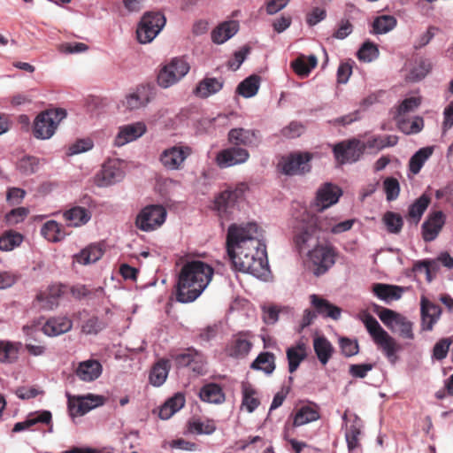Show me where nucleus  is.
I'll list each match as a JSON object with an SVG mask.
<instances>
[{
    "mask_svg": "<svg viewBox=\"0 0 453 453\" xmlns=\"http://www.w3.org/2000/svg\"><path fill=\"white\" fill-rule=\"evenodd\" d=\"M256 223L232 224L226 234V252L232 267L239 272L262 277L268 272L265 245Z\"/></svg>",
    "mask_w": 453,
    "mask_h": 453,
    "instance_id": "f257e3e1",
    "label": "nucleus"
},
{
    "mask_svg": "<svg viewBox=\"0 0 453 453\" xmlns=\"http://www.w3.org/2000/svg\"><path fill=\"white\" fill-rule=\"evenodd\" d=\"M214 269L201 260L187 261L178 273L176 301L182 303L196 300L212 280Z\"/></svg>",
    "mask_w": 453,
    "mask_h": 453,
    "instance_id": "f03ea898",
    "label": "nucleus"
},
{
    "mask_svg": "<svg viewBox=\"0 0 453 453\" xmlns=\"http://www.w3.org/2000/svg\"><path fill=\"white\" fill-rule=\"evenodd\" d=\"M313 154L308 151H295L281 157L278 164L280 172L288 176L304 175L311 172Z\"/></svg>",
    "mask_w": 453,
    "mask_h": 453,
    "instance_id": "7ed1b4c3",
    "label": "nucleus"
},
{
    "mask_svg": "<svg viewBox=\"0 0 453 453\" xmlns=\"http://www.w3.org/2000/svg\"><path fill=\"white\" fill-rule=\"evenodd\" d=\"M66 113L62 109H53L40 113L34 123V135L38 139L50 138Z\"/></svg>",
    "mask_w": 453,
    "mask_h": 453,
    "instance_id": "20e7f679",
    "label": "nucleus"
},
{
    "mask_svg": "<svg viewBox=\"0 0 453 453\" xmlns=\"http://www.w3.org/2000/svg\"><path fill=\"white\" fill-rule=\"evenodd\" d=\"M166 22L165 17L161 12H146L136 29V37L139 42H150L162 30Z\"/></svg>",
    "mask_w": 453,
    "mask_h": 453,
    "instance_id": "39448f33",
    "label": "nucleus"
},
{
    "mask_svg": "<svg viewBox=\"0 0 453 453\" xmlns=\"http://www.w3.org/2000/svg\"><path fill=\"white\" fill-rule=\"evenodd\" d=\"M193 153L188 145L181 142L165 149L158 160L163 167L169 171H179L184 168L185 161Z\"/></svg>",
    "mask_w": 453,
    "mask_h": 453,
    "instance_id": "423d86ee",
    "label": "nucleus"
},
{
    "mask_svg": "<svg viewBox=\"0 0 453 453\" xmlns=\"http://www.w3.org/2000/svg\"><path fill=\"white\" fill-rule=\"evenodd\" d=\"M166 218V210L162 205H148L136 216L135 226L143 232H151L160 227Z\"/></svg>",
    "mask_w": 453,
    "mask_h": 453,
    "instance_id": "0eeeda50",
    "label": "nucleus"
},
{
    "mask_svg": "<svg viewBox=\"0 0 453 453\" xmlns=\"http://www.w3.org/2000/svg\"><path fill=\"white\" fill-rule=\"evenodd\" d=\"M316 219L303 215L302 220L294 230V242L299 252L304 251L311 244L318 242L317 232L314 228Z\"/></svg>",
    "mask_w": 453,
    "mask_h": 453,
    "instance_id": "6e6552de",
    "label": "nucleus"
},
{
    "mask_svg": "<svg viewBox=\"0 0 453 453\" xmlns=\"http://www.w3.org/2000/svg\"><path fill=\"white\" fill-rule=\"evenodd\" d=\"M177 367H188L195 374L206 373V357L195 348H188L184 351L171 356Z\"/></svg>",
    "mask_w": 453,
    "mask_h": 453,
    "instance_id": "1a4fd4ad",
    "label": "nucleus"
},
{
    "mask_svg": "<svg viewBox=\"0 0 453 453\" xmlns=\"http://www.w3.org/2000/svg\"><path fill=\"white\" fill-rule=\"evenodd\" d=\"M308 255L316 276L326 273L335 263V252L329 246L317 245Z\"/></svg>",
    "mask_w": 453,
    "mask_h": 453,
    "instance_id": "9d476101",
    "label": "nucleus"
},
{
    "mask_svg": "<svg viewBox=\"0 0 453 453\" xmlns=\"http://www.w3.org/2000/svg\"><path fill=\"white\" fill-rule=\"evenodd\" d=\"M189 71L188 64L181 58H173L168 65H165L157 75V83L162 88H168Z\"/></svg>",
    "mask_w": 453,
    "mask_h": 453,
    "instance_id": "9b49d317",
    "label": "nucleus"
},
{
    "mask_svg": "<svg viewBox=\"0 0 453 453\" xmlns=\"http://www.w3.org/2000/svg\"><path fill=\"white\" fill-rule=\"evenodd\" d=\"M365 149V144L357 139L343 141L334 145V154L336 160L343 165L359 159Z\"/></svg>",
    "mask_w": 453,
    "mask_h": 453,
    "instance_id": "f8f14e48",
    "label": "nucleus"
},
{
    "mask_svg": "<svg viewBox=\"0 0 453 453\" xmlns=\"http://www.w3.org/2000/svg\"><path fill=\"white\" fill-rule=\"evenodd\" d=\"M227 141L234 147L257 148L262 137L258 130L236 127L228 132Z\"/></svg>",
    "mask_w": 453,
    "mask_h": 453,
    "instance_id": "ddd939ff",
    "label": "nucleus"
},
{
    "mask_svg": "<svg viewBox=\"0 0 453 453\" xmlns=\"http://www.w3.org/2000/svg\"><path fill=\"white\" fill-rule=\"evenodd\" d=\"M250 153L247 149L232 146L220 150L216 156V163L220 168H226L247 162Z\"/></svg>",
    "mask_w": 453,
    "mask_h": 453,
    "instance_id": "4468645a",
    "label": "nucleus"
},
{
    "mask_svg": "<svg viewBox=\"0 0 453 453\" xmlns=\"http://www.w3.org/2000/svg\"><path fill=\"white\" fill-rule=\"evenodd\" d=\"M241 189H226L219 193L214 202L215 209L221 219H229L237 200L242 196Z\"/></svg>",
    "mask_w": 453,
    "mask_h": 453,
    "instance_id": "2eb2a0df",
    "label": "nucleus"
},
{
    "mask_svg": "<svg viewBox=\"0 0 453 453\" xmlns=\"http://www.w3.org/2000/svg\"><path fill=\"white\" fill-rule=\"evenodd\" d=\"M446 222V216L441 211H431L423 222L422 237L426 242H433L437 238Z\"/></svg>",
    "mask_w": 453,
    "mask_h": 453,
    "instance_id": "dca6fc26",
    "label": "nucleus"
},
{
    "mask_svg": "<svg viewBox=\"0 0 453 453\" xmlns=\"http://www.w3.org/2000/svg\"><path fill=\"white\" fill-rule=\"evenodd\" d=\"M155 87L150 84L140 85L135 91L126 96L123 104L129 110L146 106L155 96Z\"/></svg>",
    "mask_w": 453,
    "mask_h": 453,
    "instance_id": "f3484780",
    "label": "nucleus"
},
{
    "mask_svg": "<svg viewBox=\"0 0 453 453\" xmlns=\"http://www.w3.org/2000/svg\"><path fill=\"white\" fill-rule=\"evenodd\" d=\"M342 194V189L332 183H325L318 189L313 206L316 211H323L336 203Z\"/></svg>",
    "mask_w": 453,
    "mask_h": 453,
    "instance_id": "a211bd4d",
    "label": "nucleus"
},
{
    "mask_svg": "<svg viewBox=\"0 0 453 453\" xmlns=\"http://www.w3.org/2000/svg\"><path fill=\"white\" fill-rule=\"evenodd\" d=\"M104 403V396L88 395L82 397L69 398L68 408L72 416H82L93 408L101 406Z\"/></svg>",
    "mask_w": 453,
    "mask_h": 453,
    "instance_id": "6ab92c4d",
    "label": "nucleus"
},
{
    "mask_svg": "<svg viewBox=\"0 0 453 453\" xmlns=\"http://www.w3.org/2000/svg\"><path fill=\"white\" fill-rule=\"evenodd\" d=\"M441 308L426 296H421L420 300V315H421V330L432 331L434 326L440 319Z\"/></svg>",
    "mask_w": 453,
    "mask_h": 453,
    "instance_id": "aec40b11",
    "label": "nucleus"
},
{
    "mask_svg": "<svg viewBox=\"0 0 453 453\" xmlns=\"http://www.w3.org/2000/svg\"><path fill=\"white\" fill-rule=\"evenodd\" d=\"M146 131V125L141 121L121 126L119 127L113 144L117 147L124 146L142 136Z\"/></svg>",
    "mask_w": 453,
    "mask_h": 453,
    "instance_id": "412c9836",
    "label": "nucleus"
},
{
    "mask_svg": "<svg viewBox=\"0 0 453 453\" xmlns=\"http://www.w3.org/2000/svg\"><path fill=\"white\" fill-rule=\"evenodd\" d=\"M123 177V172L117 166L115 162L104 164L102 170L96 176L97 186L105 187L111 185Z\"/></svg>",
    "mask_w": 453,
    "mask_h": 453,
    "instance_id": "4be33fe9",
    "label": "nucleus"
},
{
    "mask_svg": "<svg viewBox=\"0 0 453 453\" xmlns=\"http://www.w3.org/2000/svg\"><path fill=\"white\" fill-rule=\"evenodd\" d=\"M308 347L305 342L299 341L295 346L287 349L286 355L288 362V372L294 373L300 364L307 357Z\"/></svg>",
    "mask_w": 453,
    "mask_h": 453,
    "instance_id": "5701e85b",
    "label": "nucleus"
},
{
    "mask_svg": "<svg viewBox=\"0 0 453 453\" xmlns=\"http://www.w3.org/2000/svg\"><path fill=\"white\" fill-rule=\"evenodd\" d=\"M76 375L84 381H93L102 373V365L95 359H89L79 364Z\"/></svg>",
    "mask_w": 453,
    "mask_h": 453,
    "instance_id": "b1692460",
    "label": "nucleus"
},
{
    "mask_svg": "<svg viewBox=\"0 0 453 453\" xmlns=\"http://www.w3.org/2000/svg\"><path fill=\"white\" fill-rule=\"evenodd\" d=\"M63 218L68 226L78 227L85 225L91 219L88 210L81 206H74L63 213Z\"/></svg>",
    "mask_w": 453,
    "mask_h": 453,
    "instance_id": "393cba45",
    "label": "nucleus"
},
{
    "mask_svg": "<svg viewBox=\"0 0 453 453\" xmlns=\"http://www.w3.org/2000/svg\"><path fill=\"white\" fill-rule=\"evenodd\" d=\"M72 321L65 317L50 318L42 326V332L48 336H57L71 330Z\"/></svg>",
    "mask_w": 453,
    "mask_h": 453,
    "instance_id": "a878e982",
    "label": "nucleus"
},
{
    "mask_svg": "<svg viewBox=\"0 0 453 453\" xmlns=\"http://www.w3.org/2000/svg\"><path fill=\"white\" fill-rule=\"evenodd\" d=\"M319 408L315 403L301 406L296 412L293 426H301L319 418Z\"/></svg>",
    "mask_w": 453,
    "mask_h": 453,
    "instance_id": "bb28decb",
    "label": "nucleus"
},
{
    "mask_svg": "<svg viewBox=\"0 0 453 453\" xmlns=\"http://www.w3.org/2000/svg\"><path fill=\"white\" fill-rule=\"evenodd\" d=\"M310 299L311 303L319 314L333 319H338L340 318L342 311L341 309L329 303L326 299H324L315 294L311 295Z\"/></svg>",
    "mask_w": 453,
    "mask_h": 453,
    "instance_id": "cd10ccee",
    "label": "nucleus"
},
{
    "mask_svg": "<svg viewBox=\"0 0 453 453\" xmlns=\"http://www.w3.org/2000/svg\"><path fill=\"white\" fill-rule=\"evenodd\" d=\"M374 342L380 346L387 358L391 364H395L398 359L396 352L401 349V346L387 332L374 340Z\"/></svg>",
    "mask_w": 453,
    "mask_h": 453,
    "instance_id": "c85d7f7f",
    "label": "nucleus"
},
{
    "mask_svg": "<svg viewBox=\"0 0 453 453\" xmlns=\"http://www.w3.org/2000/svg\"><path fill=\"white\" fill-rule=\"evenodd\" d=\"M239 29L237 21H226L214 28L211 32V40L217 44H221L234 36Z\"/></svg>",
    "mask_w": 453,
    "mask_h": 453,
    "instance_id": "c756f323",
    "label": "nucleus"
},
{
    "mask_svg": "<svg viewBox=\"0 0 453 453\" xmlns=\"http://www.w3.org/2000/svg\"><path fill=\"white\" fill-rule=\"evenodd\" d=\"M373 294L380 299L388 303L401 298L403 288L395 285L375 283L372 285Z\"/></svg>",
    "mask_w": 453,
    "mask_h": 453,
    "instance_id": "7c9ffc66",
    "label": "nucleus"
},
{
    "mask_svg": "<svg viewBox=\"0 0 453 453\" xmlns=\"http://www.w3.org/2000/svg\"><path fill=\"white\" fill-rule=\"evenodd\" d=\"M170 369V361L167 359L162 358L155 363L150 372L149 380L150 384L155 387L163 385L168 376Z\"/></svg>",
    "mask_w": 453,
    "mask_h": 453,
    "instance_id": "2f4dec72",
    "label": "nucleus"
},
{
    "mask_svg": "<svg viewBox=\"0 0 453 453\" xmlns=\"http://www.w3.org/2000/svg\"><path fill=\"white\" fill-rule=\"evenodd\" d=\"M51 413L49 411L31 413L25 421L16 423L12 428V432L19 433L29 429L38 423L49 424L51 421Z\"/></svg>",
    "mask_w": 453,
    "mask_h": 453,
    "instance_id": "473e14b6",
    "label": "nucleus"
},
{
    "mask_svg": "<svg viewBox=\"0 0 453 453\" xmlns=\"http://www.w3.org/2000/svg\"><path fill=\"white\" fill-rule=\"evenodd\" d=\"M313 349L319 361L326 365L331 359L334 349L325 336H316L313 339Z\"/></svg>",
    "mask_w": 453,
    "mask_h": 453,
    "instance_id": "72a5a7b5",
    "label": "nucleus"
},
{
    "mask_svg": "<svg viewBox=\"0 0 453 453\" xmlns=\"http://www.w3.org/2000/svg\"><path fill=\"white\" fill-rule=\"evenodd\" d=\"M275 360L276 357L273 353L268 351L261 352L251 363L250 368L262 371L265 374L270 375L276 368Z\"/></svg>",
    "mask_w": 453,
    "mask_h": 453,
    "instance_id": "f704fd0d",
    "label": "nucleus"
},
{
    "mask_svg": "<svg viewBox=\"0 0 453 453\" xmlns=\"http://www.w3.org/2000/svg\"><path fill=\"white\" fill-rule=\"evenodd\" d=\"M185 396L181 393L175 394L169 398L160 408L158 416L162 419L170 418L175 412L185 405Z\"/></svg>",
    "mask_w": 453,
    "mask_h": 453,
    "instance_id": "c9c22d12",
    "label": "nucleus"
},
{
    "mask_svg": "<svg viewBox=\"0 0 453 453\" xmlns=\"http://www.w3.org/2000/svg\"><path fill=\"white\" fill-rule=\"evenodd\" d=\"M430 203V196L424 193L410 205L407 219L418 224Z\"/></svg>",
    "mask_w": 453,
    "mask_h": 453,
    "instance_id": "e433bc0d",
    "label": "nucleus"
},
{
    "mask_svg": "<svg viewBox=\"0 0 453 453\" xmlns=\"http://www.w3.org/2000/svg\"><path fill=\"white\" fill-rule=\"evenodd\" d=\"M317 63L318 60L314 55H311L308 58L301 55L291 62V67L298 76L307 77L311 71L316 67Z\"/></svg>",
    "mask_w": 453,
    "mask_h": 453,
    "instance_id": "4c0bfd02",
    "label": "nucleus"
},
{
    "mask_svg": "<svg viewBox=\"0 0 453 453\" xmlns=\"http://www.w3.org/2000/svg\"><path fill=\"white\" fill-rule=\"evenodd\" d=\"M199 396L202 401L211 403H221L225 401L223 389L216 383L204 385L200 390Z\"/></svg>",
    "mask_w": 453,
    "mask_h": 453,
    "instance_id": "58836bf2",
    "label": "nucleus"
},
{
    "mask_svg": "<svg viewBox=\"0 0 453 453\" xmlns=\"http://www.w3.org/2000/svg\"><path fill=\"white\" fill-rule=\"evenodd\" d=\"M21 342L0 341V362L12 364L18 360Z\"/></svg>",
    "mask_w": 453,
    "mask_h": 453,
    "instance_id": "ea45409f",
    "label": "nucleus"
},
{
    "mask_svg": "<svg viewBox=\"0 0 453 453\" xmlns=\"http://www.w3.org/2000/svg\"><path fill=\"white\" fill-rule=\"evenodd\" d=\"M251 347L252 343L243 335L239 334L232 341L227 348V352L232 357L242 358L249 354Z\"/></svg>",
    "mask_w": 453,
    "mask_h": 453,
    "instance_id": "a19ab883",
    "label": "nucleus"
},
{
    "mask_svg": "<svg viewBox=\"0 0 453 453\" xmlns=\"http://www.w3.org/2000/svg\"><path fill=\"white\" fill-rule=\"evenodd\" d=\"M222 88V81L216 78H205L198 83L195 89V94L202 98H206L219 92Z\"/></svg>",
    "mask_w": 453,
    "mask_h": 453,
    "instance_id": "79ce46f5",
    "label": "nucleus"
},
{
    "mask_svg": "<svg viewBox=\"0 0 453 453\" xmlns=\"http://www.w3.org/2000/svg\"><path fill=\"white\" fill-rule=\"evenodd\" d=\"M41 234L50 242H58L62 241L66 233L63 226L55 220H49L43 224Z\"/></svg>",
    "mask_w": 453,
    "mask_h": 453,
    "instance_id": "37998d69",
    "label": "nucleus"
},
{
    "mask_svg": "<svg viewBox=\"0 0 453 453\" xmlns=\"http://www.w3.org/2000/svg\"><path fill=\"white\" fill-rule=\"evenodd\" d=\"M433 152L434 149L432 147L419 149L409 161V171L413 175L418 174Z\"/></svg>",
    "mask_w": 453,
    "mask_h": 453,
    "instance_id": "c03bdc74",
    "label": "nucleus"
},
{
    "mask_svg": "<svg viewBox=\"0 0 453 453\" xmlns=\"http://www.w3.org/2000/svg\"><path fill=\"white\" fill-rule=\"evenodd\" d=\"M260 83V77L257 75H250L243 80L237 87V93L243 97L249 98L257 95Z\"/></svg>",
    "mask_w": 453,
    "mask_h": 453,
    "instance_id": "a18cd8bd",
    "label": "nucleus"
},
{
    "mask_svg": "<svg viewBox=\"0 0 453 453\" xmlns=\"http://www.w3.org/2000/svg\"><path fill=\"white\" fill-rule=\"evenodd\" d=\"M103 250L97 245H89L75 256L76 261L82 265L95 263L103 256Z\"/></svg>",
    "mask_w": 453,
    "mask_h": 453,
    "instance_id": "49530a36",
    "label": "nucleus"
},
{
    "mask_svg": "<svg viewBox=\"0 0 453 453\" xmlns=\"http://www.w3.org/2000/svg\"><path fill=\"white\" fill-rule=\"evenodd\" d=\"M386 228L390 234H399L403 226V219L399 213L387 211L382 218Z\"/></svg>",
    "mask_w": 453,
    "mask_h": 453,
    "instance_id": "de8ad7c7",
    "label": "nucleus"
},
{
    "mask_svg": "<svg viewBox=\"0 0 453 453\" xmlns=\"http://www.w3.org/2000/svg\"><path fill=\"white\" fill-rule=\"evenodd\" d=\"M23 241V236L19 233L10 230L5 232L0 237V250L4 251L12 250L19 246Z\"/></svg>",
    "mask_w": 453,
    "mask_h": 453,
    "instance_id": "09e8293b",
    "label": "nucleus"
},
{
    "mask_svg": "<svg viewBox=\"0 0 453 453\" xmlns=\"http://www.w3.org/2000/svg\"><path fill=\"white\" fill-rule=\"evenodd\" d=\"M188 429L196 434H211L216 430V425L212 419H194L189 421Z\"/></svg>",
    "mask_w": 453,
    "mask_h": 453,
    "instance_id": "8fccbe9b",
    "label": "nucleus"
},
{
    "mask_svg": "<svg viewBox=\"0 0 453 453\" xmlns=\"http://www.w3.org/2000/svg\"><path fill=\"white\" fill-rule=\"evenodd\" d=\"M398 127L406 134H418L424 127V120L421 117H415L411 120L402 118L398 119Z\"/></svg>",
    "mask_w": 453,
    "mask_h": 453,
    "instance_id": "3c124183",
    "label": "nucleus"
},
{
    "mask_svg": "<svg viewBox=\"0 0 453 453\" xmlns=\"http://www.w3.org/2000/svg\"><path fill=\"white\" fill-rule=\"evenodd\" d=\"M108 322L97 316H92L82 325L81 330L86 334H97L108 326Z\"/></svg>",
    "mask_w": 453,
    "mask_h": 453,
    "instance_id": "603ef678",
    "label": "nucleus"
},
{
    "mask_svg": "<svg viewBox=\"0 0 453 453\" xmlns=\"http://www.w3.org/2000/svg\"><path fill=\"white\" fill-rule=\"evenodd\" d=\"M396 19L390 15H382L376 18L373 21L372 27L375 34H386L396 26Z\"/></svg>",
    "mask_w": 453,
    "mask_h": 453,
    "instance_id": "864d4df0",
    "label": "nucleus"
},
{
    "mask_svg": "<svg viewBox=\"0 0 453 453\" xmlns=\"http://www.w3.org/2000/svg\"><path fill=\"white\" fill-rule=\"evenodd\" d=\"M432 69V63L429 59L420 58L416 62L415 66L411 71V79L412 81H420L425 78V76L429 73Z\"/></svg>",
    "mask_w": 453,
    "mask_h": 453,
    "instance_id": "5fc2aeb1",
    "label": "nucleus"
},
{
    "mask_svg": "<svg viewBox=\"0 0 453 453\" xmlns=\"http://www.w3.org/2000/svg\"><path fill=\"white\" fill-rule=\"evenodd\" d=\"M39 166V160L35 157L27 156L17 163V169L24 175L35 173Z\"/></svg>",
    "mask_w": 453,
    "mask_h": 453,
    "instance_id": "6e6d98bb",
    "label": "nucleus"
},
{
    "mask_svg": "<svg viewBox=\"0 0 453 453\" xmlns=\"http://www.w3.org/2000/svg\"><path fill=\"white\" fill-rule=\"evenodd\" d=\"M379 55V50L377 46L371 42H365L357 51V58L359 60L365 62H371L375 59Z\"/></svg>",
    "mask_w": 453,
    "mask_h": 453,
    "instance_id": "4d7b16f0",
    "label": "nucleus"
},
{
    "mask_svg": "<svg viewBox=\"0 0 453 453\" xmlns=\"http://www.w3.org/2000/svg\"><path fill=\"white\" fill-rule=\"evenodd\" d=\"M363 322L373 341L386 332L370 313L364 314Z\"/></svg>",
    "mask_w": 453,
    "mask_h": 453,
    "instance_id": "13d9d810",
    "label": "nucleus"
},
{
    "mask_svg": "<svg viewBox=\"0 0 453 453\" xmlns=\"http://www.w3.org/2000/svg\"><path fill=\"white\" fill-rule=\"evenodd\" d=\"M383 188L388 201H394L399 196L400 184L395 178H386L383 181Z\"/></svg>",
    "mask_w": 453,
    "mask_h": 453,
    "instance_id": "bf43d9fd",
    "label": "nucleus"
},
{
    "mask_svg": "<svg viewBox=\"0 0 453 453\" xmlns=\"http://www.w3.org/2000/svg\"><path fill=\"white\" fill-rule=\"evenodd\" d=\"M256 391L251 387L243 388L242 405L249 412L255 411L259 405V400L255 397Z\"/></svg>",
    "mask_w": 453,
    "mask_h": 453,
    "instance_id": "052dcab7",
    "label": "nucleus"
},
{
    "mask_svg": "<svg viewBox=\"0 0 453 453\" xmlns=\"http://www.w3.org/2000/svg\"><path fill=\"white\" fill-rule=\"evenodd\" d=\"M395 326L397 327V331L403 338L409 340L414 339L413 323L408 320L405 317L401 316Z\"/></svg>",
    "mask_w": 453,
    "mask_h": 453,
    "instance_id": "680f3d73",
    "label": "nucleus"
},
{
    "mask_svg": "<svg viewBox=\"0 0 453 453\" xmlns=\"http://www.w3.org/2000/svg\"><path fill=\"white\" fill-rule=\"evenodd\" d=\"M421 101L418 97H409L404 99L397 108L396 118L398 119L403 118L405 114L417 109Z\"/></svg>",
    "mask_w": 453,
    "mask_h": 453,
    "instance_id": "e2e57ef3",
    "label": "nucleus"
},
{
    "mask_svg": "<svg viewBox=\"0 0 453 453\" xmlns=\"http://www.w3.org/2000/svg\"><path fill=\"white\" fill-rule=\"evenodd\" d=\"M452 341L449 338H442L439 340L433 349V357L437 360L444 359L449 352Z\"/></svg>",
    "mask_w": 453,
    "mask_h": 453,
    "instance_id": "0e129e2a",
    "label": "nucleus"
},
{
    "mask_svg": "<svg viewBox=\"0 0 453 453\" xmlns=\"http://www.w3.org/2000/svg\"><path fill=\"white\" fill-rule=\"evenodd\" d=\"M378 309H380V311H377L380 319L388 327L395 326L398 319L402 316L388 308L378 307Z\"/></svg>",
    "mask_w": 453,
    "mask_h": 453,
    "instance_id": "69168bd1",
    "label": "nucleus"
},
{
    "mask_svg": "<svg viewBox=\"0 0 453 453\" xmlns=\"http://www.w3.org/2000/svg\"><path fill=\"white\" fill-rule=\"evenodd\" d=\"M263 311V320L267 325H273L279 319V313L281 311V308L276 305H264Z\"/></svg>",
    "mask_w": 453,
    "mask_h": 453,
    "instance_id": "338daca9",
    "label": "nucleus"
},
{
    "mask_svg": "<svg viewBox=\"0 0 453 453\" xmlns=\"http://www.w3.org/2000/svg\"><path fill=\"white\" fill-rule=\"evenodd\" d=\"M29 211L25 207L12 209L5 215V219L10 225H16L22 222L28 215Z\"/></svg>",
    "mask_w": 453,
    "mask_h": 453,
    "instance_id": "774afa93",
    "label": "nucleus"
}]
</instances>
